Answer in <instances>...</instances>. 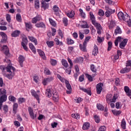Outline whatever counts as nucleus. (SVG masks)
<instances>
[{"instance_id":"nucleus-7","label":"nucleus","mask_w":131,"mask_h":131,"mask_svg":"<svg viewBox=\"0 0 131 131\" xmlns=\"http://www.w3.org/2000/svg\"><path fill=\"white\" fill-rule=\"evenodd\" d=\"M127 41H128V39L125 38L123 39V41L121 42L120 43L119 47L120 49H124V47L126 46V44L127 43Z\"/></svg>"},{"instance_id":"nucleus-3","label":"nucleus","mask_w":131,"mask_h":131,"mask_svg":"<svg viewBox=\"0 0 131 131\" xmlns=\"http://www.w3.org/2000/svg\"><path fill=\"white\" fill-rule=\"evenodd\" d=\"M28 111L30 114V116L32 118V119H35V118H36V114L34 115L33 113V110H32L31 107H28Z\"/></svg>"},{"instance_id":"nucleus-42","label":"nucleus","mask_w":131,"mask_h":131,"mask_svg":"<svg viewBox=\"0 0 131 131\" xmlns=\"http://www.w3.org/2000/svg\"><path fill=\"white\" fill-rule=\"evenodd\" d=\"M94 118L95 119V122L96 123H100V117L98 116L97 115H94Z\"/></svg>"},{"instance_id":"nucleus-56","label":"nucleus","mask_w":131,"mask_h":131,"mask_svg":"<svg viewBox=\"0 0 131 131\" xmlns=\"http://www.w3.org/2000/svg\"><path fill=\"white\" fill-rule=\"evenodd\" d=\"M6 20L8 23L11 22V15L9 14H6Z\"/></svg>"},{"instance_id":"nucleus-25","label":"nucleus","mask_w":131,"mask_h":131,"mask_svg":"<svg viewBox=\"0 0 131 131\" xmlns=\"http://www.w3.org/2000/svg\"><path fill=\"white\" fill-rule=\"evenodd\" d=\"M121 39H123V38L120 36H118L116 38V40H115V46H116V47L118 46V42H119V41H121Z\"/></svg>"},{"instance_id":"nucleus-46","label":"nucleus","mask_w":131,"mask_h":131,"mask_svg":"<svg viewBox=\"0 0 131 131\" xmlns=\"http://www.w3.org/2000/svg\"><path fill=\"white\" fill-rule=\"evenodd\" d=\"M112 49V41L108 42L107 51L109 52Z\"/></svg>"},{"instance_id":"nucleus-50","label":"nucleus","mask_w":131,"mask_h":131,"mask_svg":"<svg viewBox=\"0 0 131 131\" xmlns=\"http://www.w3.org/2000/svg\"><path fill=\"white\" fill-rule=\"evenodd\" d=\"M25 24L26 28H28V29H31V28H32V25H31V23H25Z\"/></svg>"},{"instance_id":"nucleus-22","label":"nucleus","mask_w":131,"mask_h":131,"mask_svg":"<svg viewBox=\"0 0 131 131\" xmlns=\"http://www.w3.org/2000/svg\"><path fill=\"white\" fill-rule=\"evenodd\" d=\"M53 99L55 102H58L59 101V95L58 93L53 94Z\"/></svg>"},{"instance_id":"nucleus-44","label":"nucleus","mask_w":131,"mask_h":131,"mask_svg":"<svg viewBox=\"0 0 131 131\" xmlns=\"http://www.w3.org/2000/svg\"><path fill=\"white\" fill-rule=\"evenodd\" d=\"M90 68L92 72H94V73L97 72V69H96V67H95V65L91 64Z\"/></svg>"},{"instance_id":"nucleus-17","label":"nucleus","mask_w":131,"mask_h":131,"mask_svg":"<svg viewBox=\"0 0 131 131\" xmlns=\"http://www.w3.org/2000/svg\"><path fill=\"white\" fill-rule=\"evenodd\" d=\"M35 26L38 28H46V25L42 22L36 24Z\"/></svg>"},{"instance_id":"nucleus-9","label":"nucleus","mask_w":131,"mask_h":131,"mask_svg":"<svg viewBox=\"0 0 131 131\" xmlns=\"http://www.w3.org/2000/svg\"><path fill=\"white\" fill-rule=\"evenodd\" d=\"M25 61V57L23 55H20L18 57V62L20 67H23V62Z\"/></svg>"},{"instance_id":"nucleus-55","label":"nucleus","mask_w":131,"mask_h":131,"mask_svg":"<svg viewBox=\"0 0 131 131\" xmlns=\"http://www.w3.org/2000/svg\"><path fill=\"white\" fill-rule=\"evenodd\" d=\"M90 20H91L92 23H93V20H94V19H95V15H94V14H93L92 12H90Z\"/></svg>"},{"instance_id":"nucleus-61","label":"nucleus","mask_w":131,"mask_h":131,"mask_svg":"<svg viewBox=\"0 0 131 131\" xmlns=\"http://www.w3.org/2000/svg\"><path fill=\"white\" fill-rule=\"evenodd\" d=\"M83 80H84V75H81L79 77V81L80 82H82V81H83Z\"/></svg>"},{"instance_id":"nucleus-58","label":"nucleus","mask_w":131,"mask_h":131,"mask_svg":"<svg viewBox=\"0 0 131 131\" xmlns=\"http://www.w3.org/2000/svg\"><path fill=\"white\" fill-rule=\"evenodd\" d=\"M97 40H98V42H99V43H101V42H102L104 40V37H102L101 38V37L98 36V37H97Z\"/></svg>"},{"instance_id":"nucleus-57","label":"nucleus","mask_w":131,"mask_h":131,"mask_svg":"<svg viewBox=\"0 0 131 131\" xmlns=\"http://www.w3.org/2000/svg\"><path fill=\"white\" fill-rule=\"evenodd\" d=\"M21 45L25 51H28V48L26 46V44H25V43L21 42Z\"/></svg>"},{"instance_id":"nucleus-43","label":"nucleus","mask_w":131,"mask_h":131,"mask_svg":"<svg viewBox=\"0 0 131 131\" xmlns=\"http://www.w3.org/2000/svg\"><path fill=\"white\" fill-rule=\"evenodd\" d=\"M67 45H73L74 43V41L69 38L67 39Z\"/></svg>"},{"instance_id":"nucleus-16","label":"nucleus","mask_w":131,"mask_h":131,"mask_svg":"<svg viewBox=\"0 0 131 131\" xmlns=\"http://www.w3.org/2000/svg\"><path fill=\"white\" fill-rule=\"evenodd\" d=\"M41 8L44 9L45 10H47V9H49V3H46L44 1L41 2Z\"/></svg>"},{"instance_id":"nucleus-59","label":"nucleus","mask_w":131,"mask_h":131,"mask_svg":"<svg viewBox=\"0 0 131 131\" xmlns=\"http://www.w3.org/2000/svg\"><path fill=\"white\" fill-rule=\"evenodd\" d=\"M22 42H24V43H25V45H27L28 43V40L27 39V37H23V41Z\"/></svg>"},{"instance_id":"nucleus-32","label":"nucleus","mask_w":131,"mask_h":131,"mask_svg":"<svg viewBox=\"0 0 131 131\" xmlns=\"http://www.w3.org/2000/svg\"><path fill=\"white\" fill-rule=\"evenodd\" d=\"M62 65L65 67V68H67L68 66H69V64H68V62H67V60L65 59H62L61 60Z\"/></svg>"},{"instance_id":"nucleus-28","label":"nucleus","mask_w":131,"mask_h":131,"mask_svg":"<svg viewBox=\"0 0 131 131\" xmlns=\"http://www.w3.org/2000/svg\"><path fill=\"white\" fill-rule=\"evenodd\" d=\"M126 125V122H125V120H124V119H123L121 123V127H122L123 129H125Z\"/></svg>"},{"instance_id":"nucleus-24","label":"nucleus","mask_w":131,"mask_h":131,"mask_svg":"<svg viewBox=\"0 0 131 131\" xmlns=\"http://www.w3.org/2000/svg\"><path fill=\"white\" fill-rule=\"evenodd\" d=\"M18 108V103H14L13 105V112L14 114L17 113V108Z\"/></svg>"},{"instance_id":"nucleus-45","label":"nucleus","mask_w":131,"mask_h":131,"mask_svg":"<svg viewBox=\"0 0 131 131\" xmlns=\"http://www.w3.org/2000/svg\"><path fill=\"white\" fill-rule=\"evenodd\" d=\"M16 18L18 22H22V18L21 17V15L20 14H17Z\"/></svg>"},{"instance_id":"nucleus-33","label":"nucleus","mask_w":131,"mask_h":131,"mask_svg":"<svg viewBox=\"0 0 131 131\" xmlns=\"http://www.w3.org/2000/svg\"><path fill=\"white\" fill-rule=\"evenodd\" d=\"M46 95H47L48 98H51L52 97V91H51V89H49L46 90Z\"/></svg>"},{"instance_id":"nucleus-47","label":"nucleus","mask_w":131,"mask_h":131,"mask_svg":"<svg viewBox=\"0 0 131 131\" xmlns=\"http://www.w3.org/2000/svg\"><path fill=\"white\" fill-rule=\"evenodd\" d=\"M85 75L89 81H93V77H92L91 75H89V74H85Z\"/></svg>"},{"instance_id":"nucleus-36","label":"nucleus","mask_w":131,"mask_h":131,"mask_svg":"<svg viewBox=\"0 0 131 131\" xmlns=\"http://www.w3.org/2000/svg\"><path fill=\"white\" fill-rule=\"evenodd\" d=\"M10 74H7L6 75V77H7V78H9V79H12L13 77H14V75H15V73H9Z\"/></svg>"},{"instance_id":"nucleus-52","label":"nucleus","mask_w":131,"mask_h":131,"mask_svg":"<svg viewBox=\"0 0 131 131\" xmlns=\"http://www.w3.org/2000/svg\"><path fill=\"white\" fill-rule=\"evenodd\" d=\"M53 11L55 12V13H57L59 12V7H57V5L54 6V7L52 8Z\"/></svg>"},{"instance_id":"nucleus-54","label":"nucleus","mask_w":131,"mask_h":131,"mask_svg":"<svg viewBox=\"0 0 131 131\" xmlns=\"http://www.w3.org/2000/svg\"><path fill=\"white\" fill-rule=\"evenodd\" d=\"M18 101L19 104H22L25 102V98H19L18 99Z\"/></svg>"},{"instance_id":"nucleus-13","label":"nucleus","mask_w":131,"mask_h":131,"mask_svg":"<svg viewBox=\"0 0 131 131\" xmlns=\"http://www.w3.org/2000/svg\"><path fill=\"white\" fill-rule=\"evenodd\" d=\"M37 52L39 56H40V57H41V58H43V60H46V55H45V52H43V51H42L40 49H37Z\"/></svg>"},{"instance_id":"nucleus-49","label":"nucleus","mask_w":131,"mask_h":131,"mask_svg":"<svg viewBox=\"0 0 131 131\" xmlns=\"http://www.w3.org/2000/svg\"><path fill=\"white\" fill-rule=\"evenodd\" d=\"M49 22H50L51 25H52L54 27H55L56 24L55 22V21L53 20V19L52 18H49Z\"/></svg>"},{"instance_id":"nucleus-23","label":"nucleus","mask_w":131,"mask_h":131,"mask_svg":"<svg viewBox=\"0 0 131 131\" xmlns=\"http://www.w3.org/2000/svg\"><path fill=\"white\" fill-rule=\"evenodd\" d=\"M66 85L67 89L69 90V91H72V88L71 87V85L69 83V81L68 80H66Z\"/></svg>"},{"instance_id":"nucleus-15","label":"nucleus","mask_w":131,"mask_h":131,"mask_svg":"<svg viewBox=\"0 0 131 131\" xmlns=\"http://www.w3.org/2000/svg\"><path fill=\"white\" fill-rule=\"evenodd\" d=\"M98 53H99V50L98 49V46H97V45H95L94 49L92 51V55H94V56H97Z\"/></svg>"},{"instance_id":"nucleus-4","label":"nucleus","mask_w":131,"mask_h":131,"mask_svg":"<svg viewBox=\"0 0 131 131\" xmlns=\"http://www.w3.org/2000/svg\"><path fill=\"white\" fill-rule=\"evenodd\" d=\"M54 80V78L53 77L50 78H45L42 81V84L43 85H47V83L48 82H51V81H53Z\"/></svg>"},{"instance_id":"nucleus-6","label":"nucleus","mask_w":131,"mask_h":131,"mask_svg":"<svg viewBox=\"0 0 131 131\" xmlns=\"http://www.w3.org/2000/svg\"><path fill=\"white\" fill-rule=\"evenodd\" d=\"M92 24L94 25L95 27H96L97 30H102V26H101V24L96 23V20H92Z\"/></svg>"},{"instance_id":"nucleus-60","label":"nucleus","mask_w":131,"mask_h":131,"mask_svg":"<svg viewBox=\"0 0 131 131\" xmlns=\"http://www.w3.org/2000/svg\"><path fill=\"white\" fill-rule=\"evenodd\" d=\"M79 35L80 39H83V37H84V35H83V34H82V33H81L80 31H79Z\"/></svg>"},{"instance_id":"nucleus-18","label":"nucleus","mask_w":131,"mask_h":131,"mask_svg":"<svg viewBox=\"0 0 131 131\" xmlns=\"http://www.w3.org/2000/svg\"><path fill=\"white\" fill-rule=\"evenodd\" d=\"M29 47L30 49L31 50V51L33 52V53H34V54L36 53V50H35V47H34V46L32 43H29Z\"/></svg>"},{"instance_id":"nucleus-38","label":"nucleus","mask_w":131,"mask_h":131,"mask_svg":"<svg viewBox=\"0 0 131 131\" xmlns=\"http://www.w3.org/2000/svg\"><path fill=\"white\" fill-rule=\"evenodd\" d=\"M54 41H55L56 45L57 46H63V42L60 41L57 38H55Z\"/></svg>"},{"instance_id":"nucleus-8","label":"nucleus","mask_w":131,"mask_h":131,"mask_svg":"<svg viewBox=\"0 0 131 131\" xmlns=\"http://www.w3.org/2000/svg\"><path fill=\"white\" fill-rule=\"evenodd\" d=\"M86 45H87V42L85 41H84L83 42V45L81 44L79 45L80 49L81 51H82V52H87Z\"/></svg>"},{"instance_id":"nucleus-26","label":"nucleus","mask_w":131,"mask_h":131,"mask_svg":"<svg viewBox=\"0 0 131 131\" xmlns=\"http://www.w3.org/2000/svg\"><path fill=\"white\" fill-rule=\"evenodd\" d=\"M97 108L100 111H104V109H105V107L103 105H102L101 103H98L97 104Z\"/></svg>"},{"instance_id":"nucleus-27","label":"nucleus","mask_w":131,"mask_h":131,"mask_svg":"<svg viewBox=\"0 0 131 131\" xmlns=\"http://www.w3.org/2000/svg\"><path fill=\"white\" fill-rule=\"evenodd\" d=\"M7 101V95H4L0 97V103H3V102H6Z\"/></svg>"},{"instance_id":"nucleus-2","label":"nucleus","mask_w":131,"mask_h":131,"mask_svg":"<svg viewBox=\"0 0 131 131\" xmlns=\"http://www.w3.org/2000/svg\"><path fill=\"white\" fill-rule=\"evenodd\" d=\"M103 84L102 82H100L99 83L97 84L96 85V91H97V94L98 95H100L101 94V92H102V86H103Z\"/></svg>"},{"instance_id":"nucleus-11","label":"nucleus","mask_w":131,"mask_h":131,"mask_svg":"<svg viewBox=\"0 0 131 131\" xmlns=\"http://www.w3.org/2000/svg\"><path fill=\"white\" fill-rule=\"evenodd\" d=\"M118 17L119 19H122V20H123V21H127L126 18H125V16H124V14H123L122 13V12H121V11H120L118 13Z\"/></svg>"},{"instance_id":"nucleus-20","label":"nucleus","mask_w":131,"mask_h":131,"mask_svg":"<svg viewBox=\"0 0 131 131\" xmlns=\"http://www.w3.org/2000/svg\"><path fill=\"white\" fill-rule=\"evenodd\" d=\"M29 39L32 41V42H34L35 46L37 45V40L36 38H34L33 36H28Z\"/></svg>"},{"instance_id":"nucleus-31","label":"nucleus","mask_w":131,"mask_h":131,"mask_svg":"<svg viewBox=\"0 0 131 131\" xmlns=\"http://www.w3.org/2000/svg\"><path fill=\"white\" fill-rule=\"evenodd\" d=\"M129 71H130V69L125 68L120 71V73H127V72H129Z\"/></svg>"},{"instance_id":"nucleus-34","label":"nucleus","mask_w":131,"mask_h":131,"mask_svg":"<svg viewBox=\"0 0 131 131\" xmlns=\"http://www.w3.org/2000/svg\"><path fill=\"white\" fill-rule=\"evenodd\" d=\"M112 112L113 113L114 115H116V116H117L120 114H121V112L120 111H117L116 110H112Z\"/></svg>"},{"instance_id":"nucleus-63","label":"nucleus","mask_w":131,"mask_h":131,"mask_svg":"<svg viewBox=\"0 0 131 131\" xmlns=\"http://www.w3.org/2000/svg\"><path fill=\"white\" fill-rule=\"evenodd\" d=\"M75 101H76V103H79L80 102H82V98L79 97L76 98L75 99Z\"/></svg>"},{"instance_id":"nucleus-30","label":"nucleus","mask_w":131,"mask_h":131,"mask_svg":"<svg viewBox=\"0 0 131 131\" xmlns=\"http://www.w3.org/2000/svg\"><path fill=\"white\" fill-rule=\"evenodd\" d=\"M67 15L69 18H73V17H74V15H75V13L74 11H71L68 12Z\"/></svg>"},{"instance_id":"nucleus-1","label":"nucleus","mask_w":131,"mask_h":131,"mask_svg":"<svg viewBox=\"0 0 131 131\" xmlns=\"http://www.w3.org/2000/svg\"><path fill=\"white\" fill-rule=\"evenodd\" d=\"M0 35L2 36V39L1 41V43H6L7 40H8V36L4 32H0Z\"/></svg>"},{"instance_id":"nucleus-64","label":"nucleus","mask_w":131,"mask_h":131,"mask_svg":"<svg viewBox=\"0 0 131 131\" xmlns=\"http://www.w3.org/2000/svg\"><path fill=\"white\" fill-rule=\"evenodd\" d=\"M71 67H69V68L66 70V73H68V74H71Z\"/></svg>"},{"instance_id":"nucleus-40","label":"nucleus","mask_w":131,"mask_h":131,"mask_svg":"<svg viewBox=\"0 0 131 131\" xmlns=\"http://www.w3.org/2000/svg\"><path fill=\"white\" fill-rule=\"evenodd\" d=\"M35 8L36 9H39V0H34Z\"/></svg>"},{"instance_id":"nucleus-37","label":"nucleus","mask_w":131,"mask_h":131,"mask_svg":"<svg viewBox=\"0 0 131 131\" xmlns=\"http://www.w3.org/2000/svg\"><path fill=\"white\" fill-rule=\"evenodd\" d=\"M46 43L49 48H52V47H54V41H47Z\"/></svg>"},{"instance_id":"nucleus-62","label":"nucleus","mask_w":131,"mask_h":131,"mask_svg":"<svg viewBox=\"0 0 131 131\" xmlns=\"http://www.w3.org/2000/svg\"><path fill=\"white\" fill-rule=\"evenodd\" d=\"M98 15L102 16H104V11L102 9H99L98 11Z\"/></svg>"},{"instance_id":"nucleus-41","label":"nucleus","mask_w":131,"mask_h":131,"mask_svg":"<svg viewBox=\"0 0 131 131\" xmlns=\"http://www.w3.org/2000/svg\"><path fill=\"white\" fill-rule=\"evenodd\" d=\"M9 100L11 102H13V103H15L16 102V98L12 95H10L9 96Z\"/></svg>"},{"instance_id":"nucleus-12","label":"nucleus","mask_w":131,"mask_h":131,"mask_svg":"<svg viewBox=\"0 0 131 131\" xmlns=\"http://www.w3.org/2000/svg\"><path fill=\"white\" fill-rule=\"evenodd\" d=\"M124 91L125 92L127 96H128V97H130V99H131V93L130 90H129V88H128L127 86H125Z\"/></svg>"},{"instance_id":"nucleus-48","label":"nucleus","mask_w":131,"mask_h":131,"mask_svg":"<svg viewBox=\"0 0 131 131\" xmlns=\"http://www.w3.org/2000/svg\"><path fill=\"white\" fill-rule=\"evenodd\" d=\"M50 63L52 66H56V65H57V60L51 59L50 60Z\"/></svg>"},{"instance_id":"nucleus-39","label":"nucleus","mask_w":131,"mask_h":131,"mask_svg":"<svg viewBox=\"0 0 131 131\" xmlns=\"http://www.w3.org/2000/svg\"><path fill=\"white\" fill-rule=\"evenodd\" d=\"M57 77L59 80H60V81H61V82H64L66 80H67V79H65V78L62 77L59 74L57 75Z\"/></svg>"},{"instance_id":"nucleus-5","label":"nucleus","mask_w":131,"mask_h":131,"mask_svg":"<svg viewBox=\"0 0 131 131\" xmlns=\"http://www.w3.org/2000/svg\"><path fill=\"white\" fill-rule=\"evenodd\" d=\"M6 70L7 72L15 73V70L16 69L13 67H12L8 64L7 67H6Z\"/></svg>"},{"instance_id":"nucleus-19","label":"nucleus","mask_w":131,"mask_h":131,"mask_svg":"<svg viewBox=\"0 0 131 131\" xmlns=\"http://www.w3.org/2000/svg\"><path fill=\"white\" fill-rule=\"evenodd\" d=\"M19 35H20V31H18V30L14 31L11 34V36L12 37H17V36H19Z\"/></svg>"},{"instance_id":"nucleus-51","label":"nucleus","mask_w":131,"mask_h":131,"mask_svg":"<svg viewBox=\"0 0 131 131\" xmlns=\"http://www.w3.org/2000/svg\"><path fill=\"white\" fill-rule=\"evenodd\" d=\"M79 11L80 13V15H81L82 18H85V13H84V12H83V11L82 10V9H80L79 10Z\"/></svg>"},{"instance_id":"nucleus-21","label":"nucleus","mask_w":131,"mask_h":131,"mask_svg":"<svg viewBox=\"0 0 131 131\" xmlns=\"http://www.w3.org/2000/svg\"><path fill=\"white\" fill-rule=\"evenodd\" d=\"M122 31H121V29L119 26L116 27V30H115V35H117V34H121Z\"/></svg>"},{"instance_id":"nucleus-35","label":"nucleus","mask_w":131,"mask_h":131,"mask_svg":"<svg viewBox=\"0 0 131 131\" xmlns=\"http://www.w3.org/2000/svg\"><path fill=\"white\" fill-rule=\"evenodd\" d=\"M83 58L80 57L76 58L74 60L75 63H79V62H83Z\"/></svg>"},{"instance_id":"nucleus-14","label":"nucleus","mask_w":131,"mask_h":131,"mask_svg":"<svg viewBox=\"0 0 131 131\" xmlns=\"http://www.w3.org/2000/svg\"><path fill=\"white\" fill-rule=\"evenodd\" d=\"M80 90L84 92V93H86L87 95H89V96H92V91L90 90V89H84L81 88H80Z\"/></svg>"},{"instance_id":"nucleus-29","label":"nucleus","mask_w":131,"mask_h":131,"mask_svg":"<svg viewBox=\"0 0 131 131\" xmlns=\"http://www.w3.org/2000/svg\"><path fill=\"white\" fill-rule=\"evenodd\" d=\"M89 127H90V124L89 122L84 123L82 127V128L84 130H85V129H89Z\"/></svg>"},{"instance_id":"nucleus-10","label":"nucleus","mask_w":131,"mask_h":131,"mask_svg":"<svg viewBox=\"0 0 131 131\" xmlns=\"http://www.w3.org/2000/svg\"><path fill=\"white\" fill-rule=\"evenodd\" d=\"M3 49L4 50H6L5 51V54L6 55V56L10 57V56H11V54H10V50H9V48H8V46L7 45H4Z\"/></svg>"},{"instance_id":"nucleus-53","label":"nucleus","mask_w":131,"mask_h":131,"mask_svg":"<svg viewBox=\"0 0 131 131\" xmlns=\"http://www.w3.org/2000/svg\"><path fill=\"white\" fill-rule=\"evenodd\" d=\"M62 21L64 26L68 25V19L66 17H64Z\"/></svg>"}]
</instances>
